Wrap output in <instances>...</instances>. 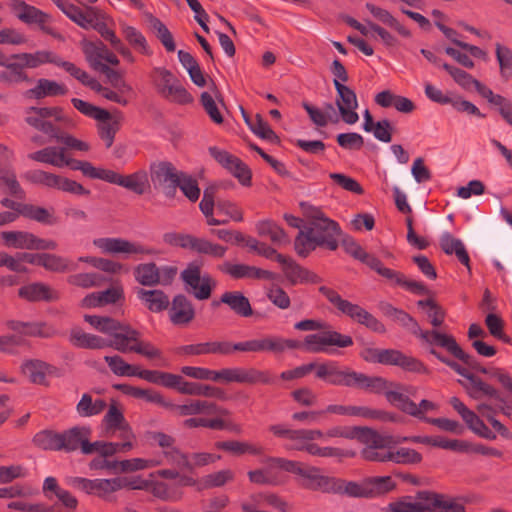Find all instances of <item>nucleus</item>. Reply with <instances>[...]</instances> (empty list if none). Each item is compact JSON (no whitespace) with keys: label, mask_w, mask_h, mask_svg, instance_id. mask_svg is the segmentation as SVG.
<instances>
[{"label":"nucleus","mask_w":512,"mask_h":512,"mask_svg":"<svg viewBox=\"0 0 512 512\" xmlns=\"http://www.w3.org/2000/svg\"><path fill=\"white\" fill-rule=\"evenodd\" d=\"M220 301L241 317L253 315L249 299L240 291H228L221 295Z\"/></svg>","instance_id":"e433bc0d"},{"label":"nucleus","mask_w":512,"mask_h":512,"mask_svg":"<svg viewBox=\"0 0 512 512\" xmlns=\"http://www.w3.org/2000/svg\"><path fill=\"white\" fill-rule=\"evenodd\" d=\"M272 464L289 473L299 476L297 483L306 490L331 494L335 491V477L321 474V469L310 466L299 461L287 460L284 458H270Z\"/></svg>","instance_id":"7ed1b4c3"},{"label":"nucleus","mask_w":512,"mask_h":512,"mask_svg":"<svg viewBox=\"0 0 512 512\" xmlns=\"http://www.w3.org/2000/svg\"><path fill=\"white\" fill-rule=\"evenodd\" d=\"M333 84L337 93L335 105L342 121L349 125L355 124L359 120L356 112L358 99L355 91L337 79L333 80Z\"/></svg>","instance_id":"ddd939ff"},{"label":"nucleus","mask_w":512,"mask_h":512,"mask_svg":"<svg viewBox=\"0 0 512 512\" xmlns=\"http://www.w3.org/2000/svg\"><path fill=\"white\" fill-rule=\"evenodd\" d=\"M104 281L105 278L99 273H78L68 277L71 285L81 288L99 287Z\"/></svg>","instance_id":"e2e57ef3"},{"label":"nucleus","mask_w":512,"mask_h":512,"mask_svg":"<svg viewBox=\"0 0 512 512\" xmlns=\"http://www.w3.org/2000/svg\"><path fill=\"white\" fill-rule=\"evenodd\" d=\"M368 498L385 494L395 488L390 476H377L366 479Z\"/></svg>","instance_id":"bf43d9fd"},{"label":"nucleus","mask_w":512,"mask_h":512,"mask_svg":"<svg viewBox=\"0 0 512 512\" xmlns=\"http://www.w3.org/2000/svg\"><path fill=\"white\" fill-rule=\"evenodd\" d=\"M6 247L26 250H55L57 242L51 239L39 238L27 231H3L0 234Z\"/></svg>","instance_id":"f8f14e48"},{"label":"nucleus","mask_w":512,"mask_h":512,"mask_svg":"<svg viewBox=\"0 0 512 512\" xmlns=\"http://www.w3.org/2000/svg\"><path fill=\"white\" fill-rule=\"evenodd\" d=\"M169 318L174 325H187L195 318L192 302L183 294L176 295L169 309Z\"/></svg>","instance_id":"2f4dec72"},{"label":"nucleus","mask_w":512,"mask_h":512,"mask_svg":"<svg viewBox=\"0 0 512 512\" xmlns=\"http://www.w3.org/2000/svg\"><path fill=\"white\" fill-rule=\"evenodd\" d=\"M496 57L500 66L501 76L505 79H509L512 77V51L502 46L501 44H496Z\"/></svg>","instance_id":"774afa93"},{"label":"nucleus","mask_w":512,"mask_h":512,"mask_svg":"<svg viewBox=\"0 0 512 512\" xmlns=\"http://www.w3.org/2000/svg\"><path fill=\"white\" fill-rule=\"evenodd\" d=\"M357 440L371 449H384L392 443L391 436H383L369 427H360Z\"/></svg>","instance_id":"8fccbe9b"},{"label":"nucleus","mask_w":512,"mask_h":512,"mask_svg":"<svg viewBox=\"0 0 512 512\" xmlns=\"http://www.w3.org/2000/svg\"><path fill=\"white\" fill-rule=\"evenodd\" d=\"M256 231L259 236H268L274 244L290 243L286 232L276 222L272 220H262L256 223Z\"/></svg>","instance_id":"37998d69"},{"label":"nucleus","mask_w":512,"mask_h":512,"mask_svg":"<svg viewBox=\"0 0 512 512\" xmlns=\"http://www.w3.org/2000/svg\"><path fill=\"white\" fill-rule=\"evenodd\" d=\"M32 443L42 450L59 451V432L50 429L39 431L33 436Z\"/></svg>","instance_id":"4d7b16f0"},{"label":"nucleus","mask_w":512,"mask_h":512,"mask_svg":"<svg viewBox=\"0 0 512 512\" xmlns=\"http://www.w3.org/2000/svg\"><path fill=\"white\" fill-rule=\"evenodd\" d=\"M44 269L51 272L64 273L74 270L75 267L70 265L68 259L50 253H43L42 265Z\"/></svg>","instance_id":"052dcab7"},{"label":"nucleus","mask_w":512,"mask_h":512,"mask_svg":"<svg viewBox=\"0 0 512 512\" xmlns=\"http://www.w3.org/2000/svg\"><path fill=\"white\" fill-rule=\"evenodd\" d=\"M277 262L283 266V272L290 284L312 283L317 284L322 281L316 273L302 267L292 258L283 254H277Z\"/></svg>","instance_id":"a878e982"},{"label":"nucleus","mask_w":512,"mask_h":512,"mask_svg":"<svg viewBox=\"0 0 512 512\" xmlns=\"http://www.w3.org/2000/svg\"><path fill=\"white\" fill-rule=\"evenodd\" d=\"M315 370V376L335 386L365 390L370 393L381 394L388 387L389 382L381 376H368L356 372L349 367L341 368L336 362L330 361L317 364L311 362L294 369L283 371L280 378L284 381L300 379Z\"/></svg>","instance_id":"f257e3e1"},{"label":"nucleus","mask_w":512,"mask_h":512,"mask_svg":"<svg viewBox=\"0 0 512 512\" xmlns=\"http://www.w3.org/2000/svg\"><path fill=\"white\" fill-rule=\"evenodd\" d=\"M84 320L99 332L111 336V348L113 349H115V342L119 341L118 337L124 335V331L129 325L108 316L85 315Z\"/></svg>","instance_id":"7c9ffc66"},{"label":"nucleus","mask_w":512,"mask_h":512,"mask_svg":"<svg viewBox=\"0 0 512 512\" xmlns=\"http://www.w3.org/2000/svg\"><path fill=\"white\" fill-rule=\"evenodd\" d=\"M367 10L380 22L396 30L405 38L411 37V32L404 27L388 10L380 8L372 3H366Z\"/></svg>","instance_id":"49530a36"},{"label":"nucleus","mask_w":512,"mask_h":512,"mask_svg":"<svg viewBox=\"0 0 512 512\" xmlns=\"http://www.w3.org/2000/svg\"><path fill=\"white\" fill-rule=\"evenodd\" d=\"M215 448L235 456L244 454L260 455L262 454V447L253 445L249 442H242L237 440L218 441L214 444Z\"/></svg>","instance_id":"a18cd8bd"},{"label":"nucleus","mask_w":512,"mask_h":512,"mask_svg":"<svg viewBox=\"0 0 512 512\" xmlns=\"http://www.w3.org/2000/svg\"><path fill=\"white\" fill-rule=\"evenodd\" d=\"M236 351L240 352H272L279 353L277 337L267 336L259 339H251L235 343Z\"/></svg>","instance_id":"58836bf2"},{"label":"nucleus","mask_w":512,"mask_h":512,"mask_svg":"<svg viewBox=\"0 0 512 512\" xmlns=\"http://www.w3.org/2000/svg\"><path fill=\"white\" fill-rule=\"evenodd\" d=\"M334 481L336 489L331 494H346L351 497L368 498L366 480L362 484L353 481L348 482L339 478H334Z\"/></svg>","instance_id":"6e6d98bb"},{"label":"nucleus","mask_w":512,"mask_h":512,"mask_svg":"<svg viewBox=\"0 0 512 512\" xmlns=\"http://www.w3.org/2000/svg\"><path fill=\"white\" fill-rule=\"evenodd\" d=\"M90 435L91 428L88 426H74L59 432V451L66 453H71L78 449L82 451L85 437Z\"/></svg>","instance_id":"473e14b6"},{"label":"nucleus","mask_w":512,"mask_h":512,"mask_svg":"<svg viewBox=\"0 0 512 512\" xmlns=\"http://www.w3.org/2000/svg\"><path fill=\"white\" fill-rule=\"evenodd\" d=\"M217 191V185L207 187L199 204L207 224L211 226L225 225L229 222L228 218L236 222L243 221V211L234 202L225 199L215 200Z\"/></svg>","instance_id":"20e7f679"},{"label":"nucleus","mask_w":512,"mask_h":512,"mask_svg":"<svg viewBox=\"0 0 512 512\" xmlns=\"http://www.w3.org/2000/svg\"><path fill=\"white\" fill-rule=\"evenodd\" d=\"M147 20L155 32L156 37L162 43V45L166 48L168 52H174L176 49V45L173 39V36L167 26L157 17L152 14L147 15Z\"/></svg>","instance_id":"603ef678"},{"label":"nucleus","mask_w":512,"mask_h":512,"mask_svg":"<svg viewBox=\"0 0 512 512\" xmlns=\"http://www.w3.org/2000/svg\"><path fill=\"white\" fill-rule=\"evenodd\" d=\"M250 130L258 137L264 140H268L271 143L279 144V136L270 128L268 122L264 120L261 114H256L254 123Z\"/></svg>","instance_id":"680f3d73"},{"label":"nucleus","mask_w":512,"mask_h":512,"mask_svg":"<svg viewBox=\"0 0 512 512\" xmlns=\"http://www.w3.org/2000/svg\"><path fill=\"white\" fill-rule=\"evenodd\" d=\"M449 403L461 416L468 429L474 434L487 440H495L497 438L496 433L484 423L480 416L470 410L458 397H451Z\"/></svg>","instance_id":"aec40b11"},{"label":"nucleus","mask_w":512,"mask_h":512,"mask_svg":"<svg viewBox=\"0 0 512 512\" xmlns=\"http://www.w3.org/2000/svg\"><path fill=\"white\" fill-rule=\"evenodd\" d=\"M7 329L17 333V336L23 337H40L52 338L58 334L57 329L52 325L38 321V322H23L18 320H8L5 322Z\"/></svg>","instance_id":"bb28decb"},{"label":"nucleus","mask_w":512,"mask_h":512,"mask_svg":"<svg viewBox=\"0 0 512 512\" xmlns=\"http://www.w3.org/2000/svg\"><path fill=\"white\" fill-rule=\"evenodd\" d=\"M169 411L175 413L177 416L185 417L191 415H199V414H219V415H229V410L218 406L214 402L206 401V400H189L187 403L178 405L172 403L169 405Z\"/></svg>","instance_id":"cd10ccee"},{"label":"nucleus","mask_w":512,"mask_h":512,"mask_svg":"<svg viewBox=\"0 0 512 512\" xmlns=\"http://www.w3.org/2000/svg\"><path fill=\"white\" fill-rule=\"evenodd\" d=\"M353 345V339L349 335L337 331H324L320 334H310L304 339V347L308 352L320 353L326 351V346H337L340 348Z\"/></svg>","instance_id":"dca6fc26"},{"label":"nucleus","mask_w":512,"mask_h":512,"mask_svg":"<svg viewBox=\"0 0 512 512\" xmlns=\"http://www.w3.org/2000/svg\"><path fill=\"white\" fill-rule=\"evenodd\" d=\"M115 342V350L121 353H137L149 360L161 359L162 351L151 342L141 340V333L130 324L126 327L124 335L118 337Z\"/></svg>","instance_id":"9d476101"},{"label":"nucleus","mask_w":512,"mask_h":512,"mask_svg":"<svg viewBox=\"0 0 512 512\" xmlns=\"http://www.w3.org/2000/svg\"><path fill=\"white\" fill-rule=\"evenodd\" d=\"M441 249L448 255L455 254L458 260L470 271V258L464 244L450 233H444L440 238Z\"/></svg>","instance_id":"a19ab883"},{"label":"nucleus","mask_w":512,"mask_h":512,"mask_svg":"<svg viewBox=\"0 0 512 512\" xmlns=\"http://www.w3.org/2000/svg\"><path fill=\"white\" fill-rule=\"evenodd\" d=\"M219 270L229 275L234 280L253 279V280H275L277 275L274 272L258 268L248 264H233L224 262L219 266Z\"/></svg>","instance_id":"393cba45"},{"label":"nucleus","mask_w":512,"mask_h":512,"mask_svg":"<svg viewBox=\"0 0 512 512\" xmlns=\"http://www.w3.org/2000/svg\"><path fill=\"white\" fill-rule=\"evenodd\" d=\"M216 382L270 385L275 382V378L266 370H259L255 367H235L217 371Z\"/></svg>","instance_id":"6e6552de"},{"label":"nucleus","mask_w":512,"mask_h":512,"mask_svg":"<svg viewBox=\"0 0 512 512\" xmlns=\"http://www.w3.org/2000/svg\"><path fill=\"white\" fill-rule=\"evenodd\" d=\"M477 412L488 420L491 426L497 431L503 438L512 439V433L508 428L497 420L494 415L497 413V409L493 405L488 403H480L476 406Z\"/></svg>","instance_id":"5fc2aeb1"},{"label":"nucleus","mask_w":512,"mask_h":512,"mask_svg":"<svg viewBox=\"0 0 512 512\" xmlns=\"http://www.w3.org/2000/svg\"><path fill=\"white\" fill-rule=\"evenodd\" d=\"M182 394L190 395V396L211 397V398H217L220 400L227 399V395L222 388L207 385V384H201L198 382L186 381Z\"/></svg>","instance_id":"09e8293b"},{"label":"nucleus","mask_w":512,"mask_h":512,"mask_svg":"<svg viewBox=\"0 0 512 512\" xmlns=\"http://www.w3.org/2000/svg\"><path fill=\"white\" fill-rule=\"evenodd\" d=\"M19 297L29 302H52L59 299V293L49 285L42 282H35L22 286L18 290Z\"/></svg>","instance_id":"72a5a7b5"},{"label":"nucleus","mask_w":512,"mask_h":512,"mask_svg":"<svg viewBox=\"0 0 512 512\" xmlns=\"http://www.w3.org/2000/svg\"><path fill=\"white\" fill-rule=\"evenodd\" d=\"M341 228L339 224L320 211L300 229L294 240V249L298 256L306 258L317 247L335 251L339 246Z\"/></svg>","instance_id":"f03ea898"},{"label":"nucleus","mask_w":512,"mask_h":512,"mask_svg":"<svg viewBox=\"0 0 512 512\" xmlns=\"http://www.w3.org/2000/svg\"><path fill=\"white\" fill-rule=\"evenodd\" d=\"M105 362L109 366L110 370L117 376H129L133 377L136 371V365H131L125 362V360L119 356H105Z\"/></svg>","instance_id":"69168bd1"},{"label":"nucleus","mask_w":512,"mask_h":512,"mask_svg":"<svg viewBox=\"0 0 512 512\" xmlns=\"http://www.w3.org/2000/svg\"><path fill=\"white\" fill-rule=\"evenodd\" d=\"M440 495L441 493L434 491H419L415 502H394L389 508L391 512H438L435 499Z\"/></svg>","instance_id":"b1692460"},{"label":"nucleus","mask_w":512,"mask_h":512,"mask_svg":"<svg viewBox=\"0 0 512 512\" xmlns=\"http://www.w3.org/2000/svg\"><path fill=\"white\" fill-rule=\"evenodd\" d=\"M449 403L461 416L468 429L474 434L487 440H495L497 438L496 433L484 423L480 416L470 410L458 397H451Z\"/></svg>","instance_id":"6ab92c4d"},{"label":"nucleus","mask_w":512,"mask_h":512,"mask_svg":"<svg viewBox=\"0 0 512 512\" xmlns=\"http://www.w3.org/2000/svg\"><path fill=\"white\" fill-rule=\"evenodd\" d=\"M446 365L449 366L459 375L465 377L470 382L471 389L469 395L476 400L481 399L483 396H487L490 399L502 401L499 390L494 388L492 385L484 382L481 378L470 373L466 368H463L457 362L448 359Z\"/></svg>","instance_id":"a211bd4d"},{"label":"nucleus","mask_w":512,"mask_h":512,"mask_svg":"<svg viewBox=\"0 0 512 512\" xmlns=\"http://www.w3.org/2000/svg\"><path fill=\"white\" fill-rule=\"evenodd\" d=\"M106 407L107 404L103 399L93 401L92 396L85 393L78 402L76 410L82 417H91L102 413Z\"/></svg>","instance_id":"864d4df0"},{"label":"nucleus","mask_w":512,"mask_h":512,"mask_svg":"<svg viewBox=\"0 0 512 512\" xmlns=\"http://www.w3.org/2000/svg\"><path fill=\"white\" fill-rule=\"evenodd\" d=\"M180 175L181 172H178L170 162L153 163L150 166V176L155 186H163L170 183L167 195L175 194Z\"/></svg>","instance_id":"c756f323"},{"label":"nucleus","mask_w":512,"mask_h":512,"mask_svg":"<svg viewBox=\"0 0 512 512\" xmlns=\"http://www.w3.org/2000/svg\"><path fill=\"white\" fill-rule=\"evenodd\" d=\"M104 421L106 422L109 429L124 430L128 436H131V428L125 421L124 415L122 411L117 407L115 401H112L110 404L109 409L104 416Z\"/></svg>","instance_id":"13d9d810"},{"label":"nucleus","mask_w":512,"mask_h":512,"mask_svg":"<svg viewBox=\"0 0 512 512\" xmlns=\"http://www.w3.org/2000/svg\"><path fill=\"white\" fill-rule=\"evenodd\" d=\"M381 393H384L387 401L395 405L402 412L424 422H426V419H429L425 416V413L437 408V405L430 400L423 399L417 405L407 395L397 391H386V388Z\"/></svg>","instance_id":"4468645a"},{"label":"nucleus","mask_w":512,"mask_h":512,"mask_svg":"<svg viewBox=\"0 0 512 512\" xmlns=\"http://www.w3.org/2000/svg\"><path fill=\"white\" fill-rule=\"evenodd\" d=\"M210 155L227 169L243 186H251V169L240 158L217 147L209 148Z\"/></svg>","instance_id":"2eb2a0df"},{"label":"nucleus","mask_w":512,"mask_h":512,"mask_svg":"<svg viewBox=\"0 0 512 512\" xmlns=\"http://www.w3.org/2000/svg\"><path fill=\"white\" fill-rule=\"evenodd\" d=\"M138 297L146 303L147 308L153 312H160L168 308L169 298L162 290L138 289Z\"/></svg>","instance_id":"de8ad7c7"},{"label":"nucleus","mask_w":512,"mask_h":512,"mask_svg":"<svg viewBox=\"0 0 512 512\" xmlns=\"http://www.w3.org/2000/svg\"><path fill=\"white\" fill-rule=\"evenodd\" d=\"M189 250L213 258H222L226 254L227 247L192 235Z\"/></svg>","instance_id":"c03bdc74"},{"label":"nucleus","mask_w":512,"mask_h":512,"mask_svg":"<svg viewBox=\"0 0 512 512\" xmlns=\"http://www.w3.org/2000/svg\"><path fill=\"white\" fill-rule=\"evenodd\" d=\"M151 78L157 92L165 99L182 105L193 102L192 95L170 70L156 67L151 73Z\"/></svg>","instance_id":"423d86ee"},{"label":"nucleus","mask_w":512,"mask_h":512,"mask_svg":"<svg viewBox=\"0 0 512 512\" xmlns=\"http://www.w3.org/2000/svg\"><path fill=\"white\" fill-rule=\"evenodd\" d=\"M123 120L124 116L120 111L114 114L110 113V118L107 120H98V134L104 141L106 148L112 147L115 135L119 131Z\"/></svg>","instance_id":"ea45409f"},{"label":"nucleus","mask_w":512,"mask_h":512,"mask_svg":"<svg viewBox=\"0 0 512 512\" xmlns=\"http://www.w3.org/2000/svg\"><path fill=\"white\" fill-rule=\"evenodd\" d=\"M378 307L385 317L400 324L403 328L407 329L408 331L417 328V321L404 310L396 308L388 302H380Z\"/></svg>","instance_id":"79ce46f5"},{"label":"nucleus","mask_w":512,"mask_h":512,"mask_svg":"<svg viewBox=\"0 0 512 512\" xmlns=\"http://www.w3.org/2000/svg\"><path fill=\"white\" fill-rule=\"evenodd\" d=\"M81 46L86 61L94 70H98L101 68V66L105 65L101 62V60H105L111 65L119 64L117 56L111 51H109L106 45L101 41L92 42L88 40H83L81 42Z\"/></svg>","instance_id":"c85d7f7f"},{"label":"nucleus","mask_w":512,"mask_h":512,"mask_svg":"<svg viewBox=\"0 0 512 512\" xmlns=\"http://www.w3.org/2000/svg\"><path fill=\"white\" fill-rule=\"evenodd\" d=\"M73 106L82 114L96 120H107L110 118V112L105 109L94 106L78 98L71 100Z\"/></svg>","instance_id":"0e129e2a"},{"label":"nucleus","mask_w":512,"mask_h":512,"mask_svg":"<svg viewBox=\"0 0 512 512\" xmlns=\"http://www.w3.org/2000/svg\"><path fill=\"white\" fill-rule=\"evenodd\" d=\"M180 277L188 293H192L198 300H206L211 297L215 281L209 275L201 276V265L196 261L190 262L181 272Z\"/></svg>","instance_id":"9b49d317"},{"label":"nucleus","mask_w":512,"mask_h":512,"mask_svg":"<svg viewBox=\"0 0 512 512\" xmlns=\"http://www.w3.org/2000/svg\"><path fill=\"white\" fill-rule=\"evenodd\" d=\"M94 245L101 249L103 253L108 254L152 255L155 253V250L152 248L123 238H98L94 240Z\"/></svg>","instance_id":"412c9836"},{"label":"nucleus","mask_w":512,"mask_h":512,"mask_svg":"<svg viewBox=\"0 0 512 512\" xmlns=\"http://www.w3.org/2000/svg\"><path fill=\"white\" fill-rule=\"evenodd\" d=\"M90 470H108L114 474L134 472L148 467V461L141 458L127 460H108L107 458L95 457L89 464Z\"/></svg>","instance_id":"4be33fe9"},{"label":"nucleus","mask_w":512,"mask_h":512,"mask_svg":"<svg viewBox=\"0 0 512 512\" xmlns=\"http://www.w3.org/2000/svg\"><path fill=\"white\" fill-rule=\"evenodd\" d=\"M12 9L19 20L26 24H38L41 27L49 19L46 13L34 6L28 5L24 1H16L12 5Z\"/></svg>","instance_id":"4c0bfd02"},{"label":"nucleus","mask_w":512,"mask_h":512,"mask_svg":"<svg viewBox=\"0 0 512 512\" xmlns=\"http://www.w3.org/2000/svg\"><path fill=\"white\" fill-rule=\"evenodd\" d=\"M69 341L78 348L83 349H103L111 347L112 341L84 332L81 328L75 327L71 329Z\"/></svg>","instance_id":"f704fd0d"},{"label":"nucleus","mask_w":512,"mask_h":512,"mask_svg":"<svg viewBox=\"0 0 512 512\" xmlns=\"http://www.w3.org/2000/svg\"><path fill=\"white\" fill-rule=\"evenodd\" d=\"M21 372L32 384L49 386L48 375L59 376V369L40 359L24 360L20 366Z\"/></svg>","instance_id":"5701e85b"},{"label":"nucleus","mask_w":512,"mask_h":512,"mask_svg":"<svg viewBox=\"0 0 512 512\" xmlns=\"http://www.w3.org/2000/svg\"><path fill=\"white\" fill-rule=\"evenodd\" d=\"M68 92L64 84H60L54 80L41 78L37 81L35 87L27 90L26 96L35 99H43L45 97H55L66 95Z\"/></svg>","instance_id":"c9c22d12"},{"label":"nucleus","mask_w":512,"mask_h":512,"mask_svg":"<svg viewBox=\"0 0 512 512\" xmlns=\"http://www.w3.org/2000/svg\"><path fill=\"white\" fill-rule=\"evenodd\" d=\"M88 177L119 185L138 195L144 194L146 188L149 187L148 174L145 170H138L129 175H121L113 170L97 168L91 164Z\"/></svg>","instance_id":"0eeeda50"},{"label":"nucleus","mask_w":512,"mask_h":512,"mask_svg":"<svg viewBox=\"0 0 512 512\" xmlns=\"http://www.w3.org/2000/svg\"><path fill=\"white\" fill-rule=\"evenodd\" d=\"M235 351V343L225 340L188 344L176 348V354L180 356H203L210 354L227 356Z\"/></svg>","instance_id":"f3484780"},{"label":"nucleus","mask_w":512,"mask_h":512,"mask_svg":"<svg viewBox=\"0 0 512 512\" xmlns=\"http://www.w3.org/2000/svg\"><path fill=\"white\" fill-rule=\"evenodd\" d=\"M438 512H466V507L461 498L442 494L435 499Z\"/></svg>","instance_id":"338daca9"},{"label":"nucleus","mask_w":512,"mask_h":512,"mask_svg":"<svg viewBox=\"0 0 512 512\" xmlns=\"http://www.w3.org/2000/svg\"><path fill=\"white\" fill-rule=\"evenodd\" d=\"M134 276L143 286H155L160 283V270L153 262L137 265L134 268Z\"/></svg>","instance_id":"3c124183"},{"label":"nucleus","mask_w":512,"mask_h":512,"mask_svg":"<svg viewBox=\"0 0 512 512\" xmlns=\"http://www.w3.org/2000/svg\"><path fill=\"white\" fill-rule=\"evenodd\" d=\"M28 158L37 162L50 164L55 167L68 166L72 170H79L84 176L88 177L91 163L70 158L66 155L65 147H46L36 152L30 153Z\"/></svg>","instance_id":"1a4fd4ad"},{"label":"nucleus","mask_w":512,"mask_h":512,"mask_svg":"<svg viewBox=\"0 0 512 512\" xmlns=\"http://www.w3.org/2000/svg\"><path fill=\"white\" fill-rule=\"evenodd\" d=\"M319 292L325 296L326 299L342 314L350 317L357 323L364 325L375 333H386V327L380 320L358 304H353L350 301L343 299L337 291L326 286H321L319 287Z\"/></svg>","instance_id":"39448f33"}]
</instances>
